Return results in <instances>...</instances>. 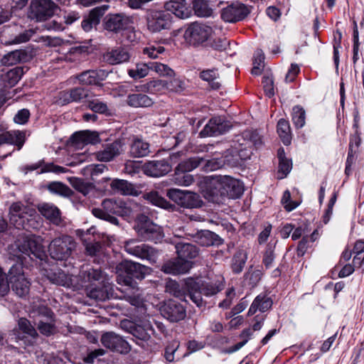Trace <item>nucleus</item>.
Returning a JSON list of instances; mask_svg holds the SVG:
<instances>
[{"label": "nucleus", "mask_w": 364, "mask_h": 364, "mask_svg": "<svg viewBox=\"0 0 364 364\" xmlns=\"http://www.w3.org/2000/svg\"><path fill=\"white\" fill-rule=\"evenodd\" d=\"M16 252L14 256L18 260L9 271V284L11 289L19 296H24L29 292L30 282L25 277L23 270V260L26 257L33 259V257L43 259L46 256L45 250L40 237L33 235L23 236L18 238L14 244Z\"/></svg>", "instance_id": "obj_1"}, {"label": "nucleus", "mask_w": 364, "mask_h": 364, "mask_svg": "<svg viewBox=\"0 0 364 364\" xmlns=\"http://www.w3.org/2000/svg\"><path fill=\"white\" fill-rule=\"evenodd\" d=\"M145 272L144 265L132 261L122 262L116 267L117 282L125 287L124 289H120L124 294L123 297L132 306H139L142 303V299L134 278L143 279Z\"/></svg>", "instance_id": "obj_2"}, {"label": "nucleus", "mask_w": 364, "mask_h": 364, "mask_svg": "<svg viewBox=\"0 0 364 364\" xmlns=\"http://www.w3.org/2000/svg\"><path fill=\"white\" fill-rule=\"evenodd\" d=\"M184 282L188 297L198 307L206 305L203 296H213L224 289V284L220 279L202 280L188 277Z\"/></svg>", "instance_id": "obj_3"}, {"label": "nucleus", "mask_w": 364, "mask_h": 364, "mask_svg": "<svg viewBox=\"0 0 364 364\" xmlns=\"http://www.w3.org/2000/svg\"><path fill=\"white\" fill-rule=\"evenodd\" d=\"M252 151L246 148L240 149L236 146L231 150H227L224 156L215 157L211 159H207L204 157V162L202 164L204 171H213L221 168L225 164L230 165L237 161V157L242 160L250 158Z\"/></svg>", "instance_id": "obj_4"}, {"label": "nucleus", "mask_w": 364, "mask_h": 364, "mask_svg": "<svg viewBox=\"0 0 364 364\" xmlns=\"http://www.w3.org/2000/svg\"><path fill=\"white\" fill-rule=\"evenodd\" d=\"M36 213L35 209L25 205L20 202L14 203L9 208V222L17 229L29 230L35 221L32 217Z\"/></svg>", "instance_id": "obj_5"}, {"label": "nucleus", "mask_w": 364, "mask_h": 364, "mask_svg": "<svg viewBox=\"0 0 364 364\" xmlns=\"http://www.w3.org/2000/svg\"><path fill=\"white\" fill-rule=\"evenodd\" d=\"M134 230L141 241L160 242L164 234L162 228L153 223L146 215L141 214L137 217Z\"/></svg>", "instance_id": "obj_6"}, {"label": "nucleus", "mask_w": 364, "mask_h": 364, "mask_svg": "<svg viewBox=\"0 0 364 364\" xmlns=\"http://www.w3.org/2000/svg\"><path fill=\"white\" fill-rule=\"evenodd\" d=\"M124 248L129 255L146 260L150 264H155L157 262L159 250L136 239L126 240L124 242Z\"/></svg>", "instance_id": "obj_7"}, {"label": "nucleus", "mask_w": 364, "mask_h": 364, "mask_svg": "<svg viewBox=\"0 0 364 364\" xmlns=\"http://www.w3.org/2000/svg\"><path fill=\"white\" fill-rule=\"evenodd\" d=\"M76 247L75 240L68 235H62L53 239L49 246L50 257L56 260H66Z\"/></svg>", "instance_id": "obj_8"}, {"label": "nucleus", "mask_w": 364, "mask_h": 364, "mask_svg": "<svg viewBox=\"0 0 364 364\" xmlns=\"http://www.w3.org/2000/svg\"><path fill=\"white\" fill-rule=\"evenodd\" d=\"M173 22L172 14L165 10H150L146 16V26L151 33L170 30Z\"/></svg>", "instance_id": "obj_9"}, {"label": "nucleus", "mask_w": 364, "mask_h": 364, "mask_svg": "<svg viewBox=\"0 0 364 364\" xmlns=\"http://www.w3.org/2000/svg\"><path fill=\"white\" fill-rule=\"evenodd\" d=\"M120 203L112 199H105L101 208H93L92 213L95 217L119 225V220L114 215H122L124 210Z\"/></svg>", "instance_id": "obj_10"}, {"label": "nucleus", "mask_w": 364, "mask_h": 364, "mask_svg": "<svg viewBox=\"0 0 364 364\" xmlns=\"http://www.w3.org/2000/svg\"><path fill=\"white\" fill-rule=\"evenodd\" d=\"M58 9L52 0H31L28 16L36 21H43L51 18Z\"/></svg>", "instance_id": "obj_11"}, {"label": "nucleus", "mask_w": 364, "mask_h": 364, "mask_svg": "<svg viewBox=\"0 0 364 364\" xmlns=\"http://www.w3.org/2000/svg\"><path fill=\"white\" fill-rule=\"evenodd\" d=\"M212 33L210 26L195 22L186 29L183 37L188 44L196 46L205 42Z\"/></svg>", "instance_id": "obj_12"}, {"label": "nucleus", "mask_w": 364, "mask_h": 364, "mask_svg": "<svg viewBox=\"0 0 364 364\" xmlns=\"http://www.w3.org/2000/svg\"><path fill=\"white\" fill-rule=\"evenodd\" d=\"M166 196L178 205L186 208L201 207L203 201L198 194L177 188L168 190Z\"/></svg>", "instance_id": "obj_13"}, {"label": "nucleus", "mask_w": 364, "mask_h": 364, "mask_svg": "<svg viewBox=\"0 0 364 364\" xmlns=\"http://www.w3.org/2000/svg\"><path fill=\"white\" fill-rule=\"evenodd\" d=\"M120 326L125 331L131 333L136 338V343L142 348H145L144 343L151 338L154 331L149 323L136 324L129 320L122 321Z\"/></svg>", "instance_id": "obj_14"}, {"label": "nucleus", "mask_w": 364, "mask_h": 364, "mask_svg": "<svg viewBox=\"0 0 364 364\" xmlns=\"http://www.w3.org/2000/svg\"><path fill=\"white\" fill-rule=\"evenodd\" d=\"M18 326V328L13 331L16 341H22L25 346L33 345L38 334L30 321L25 318H21Z\"/></svg>", "instance_id": "obj_15"}, {"label": "nucleus", "mask_w": 364, "mask_h": 364, "mask_svg": "<svg viewBox=\"0 0 364 364\" xmlns=\"http://www.w3.org/2000/svg\"><path fill=\"white\" fill-rule=\"evenodd\" d=\"M101 343L107 348L121 354H127L131 350L129 343L114 332L104 333L101 336Z\"/></svg>", "instance_id": "obj_16"}, {"label": "nucleus", "mask_w": 364, "mask_h": 364, "mask_svg": "<svg viewBox=\"0 0 364 364\" xmlns=\"http://www.w3.org/2000/svg\"><path fill=\"white\" fill-rule=\"evenodd\" d=\"M161 315L171 322H178L186 316L185 307L178 301L169 299L160 308Z\"/></svg>", "instance_id": "obj_17"}, {"label": "nucleus", "mask_w": 364, "mask_h": 364, "mask_svg": "<svg viewBox=\"0 0 364 364\" xmlns=\"http://www.w3.org/2000/svg\"><path fill=\"white\" fill-rule=\"evenodd\" d=\"M232 125L228 120L220 117L211 118L200 132L202 136H218L227 133Z\"/></svg>", "instance_id": "obj_18"}, {"label": "nucleus", "mask_w": 364, "mask_h": 364, "mask_svg": "<svg viewBox=\"0 0 364 364\" xmlns=\"http://www.w3.org/2000/svg\"><path fill=\"white\" fill-rule=\"evenodd\" d=\"M33 57V50L28 48L17 49L4 55L0 60V63L4 66H12L18 63L29 62Z\"/></svg>", "instance_id": "obj_19"}, {"label": "nucleus", "mask_w": 364, "mask_h": 364, "mask_svg": "<svg viewBox=\"0 0 364 364\" xmlns=\"http://www.w3.org/2000/svg\"><path fill=\"white\" fill-rule=\"evenodd\" d=\"M249 13L246 6L236 3L224 8L221 12V18L226 22L235 23L243 20Z\"/></svg>", "instance_id": "obj_20"}, {"label": "nucleus", "mask_w": 364, "mask_h": 364, "mask_svg": "<svg viewBox=\"0 0 364 364\" xmlns=\"http://www.w3.org/2000/svg\"><path fill=\"white\" fill-rule=\"evenodd\" d=\"M130 23V18L122 14H108L104 19V28L108 31L119 33L126 29Z\"/></svg>", "instance_id": "obj_21"}, {"label": "nucleus", "mask_w": 364, "mask_h": 364, "mask_svg": "<svg viewBox=\"0 0 364 364\" xmlns=\"http://www.w3.org/2000/svg\"><path fill=\"white\" fill-rule=\"evenodd\" d=\"M205 197L209 201L215 203H223L225 196L223 190L221 176L213 178L209 183L205 192Z\"/></svg>", "instance_id": "obj_22"}, {"label": "nucleus", "mask_w": 364, "mask_h": 364, "mask_svg": "<svg viewBox=\"0 0 364 364\" xmlns=\"http://www.w3.org/2000/svg\"><path fill=\"white\" fill-rule=\"evenodd\" d=\"M186 235L190 236L196 242L201 246H218L223 242L222 238L215 232L210 230H200L197 231L195 233H186Z\"/></svg>", "instance_id": "obj_23"}, {"label": "nucleus", "mask_w": 364, "mask_h": 364, "mask_svg": "<svg viewBox=\"0 0 364 364\" xmlns=\"http://www.w3.org/2000/svg\"><path fill=\"white\" fill-rule=\"evenodd\" d=\"M105 275L100 269H94L92 267H83L80 272L81 286L85 289L92 287L95 282L99 283L104 282Z\"/></svg>", "instance_id": "obj_24"}, {"label": "nucleus", "mask_w": 364, "mask_h": 364, "mask_svg": "<svg viewBox=\"0 0 364 364\" xmlns=\"http://www.w3.org/2000/svg\"><path fill=\"white\" fill-rule=\"evenodd\" d=\"M191 267L192 263L189 260L183 259L178 256L177 258L165 262L161 270L166 274H180L188 272Z\"/></svg>", "instance_id": "obj_25"}, {"label": "nucleus", "mask_w": 364, "mask_h": 364, "mask_svg": "<svg viewBox=\"0 0 364 364\" xmlns=\"http://www.w3.org/2000/svg\"><path fill=\"white\" fill-rule=\"evenodd\" d=\"M143 168L146 175L151 177H160L171 171V166L164 159L154 160L146 162Z\"/></svg>", "instance_id": "obj_26"}, {"label": "nucleus", "mask_w": 364, "mask_h": 364, "mask_svg": "<svg viewBox=\"0 0 364 364\" xmlns=\"http://www.w3.org/2000/svg\"><path fill=\"white\" fill-rule=\"evenodd\" d=\"M26 131L10 130L0 134V146L4 144H12L20 150L26 139Z\"/></svg>", "instance_id": "obj_27"}, {"label": "nucleus", "mask_w": 364, "mask_h": 364, "mask_svg": "<svg viewBox=\"0 0 364 364\" xmlns=\"http://www.w3.org/2000/svg\"><path fill=\"white\" fill-rule=\"evenodd\" d=\"M223 190L225 198H237L243 193V188L238 180L229 176H221Z\"/></svg>", "instance_id": "obj_28"}, {"label": "nucleus", "mask_w": 364, "mask_h": 364, "mask_svg": "<svg viewBox=\"0 0 364 364\" xmlns=\"http://www.w3.org/2000/svg\"><path fill=\"white\" fill-rule=\"evenodd\" d=\"M89 91L81 87H74L59 93V102L62 105L69 104L73 102H80L87 97Z\"/></svg>", "instance_id": "obj_29"}, {"label": "nucleus", "mask_w": 364, "mask_h": 364, "mask_svg": "<svg viewBox=\"0 0 364 364\" xmlns=\"http://www.w3.org/2000/svg\"><path fill=\"white\" fill-rule=\"evenodd\" d=\"M123 151V144L116 140L107 144L101 151L96 153V158L100 161H110Z\"/></svg>", "instance_id": "obj_30"}, {"label": "nucleus", "mask_w": 364, "mask_h": 364, "mask_svg": "<svg viewBox=\"0 0 364 364\" xmlns=\"http://www.w3.org/2000/svg\"><path fill=\"white\" fill-rule=\"evenodd\" d=\"M130 57L131 55L127 48L117 47L104 53L103 60L109 64L117 65L128 62Z\"/></svg>", "instance_id": "obj_31"}, {"label": "nucleus", "mask_w": 364, "mask_h": 364, "mask_svg": "<svg viewBox=\"0 0 364 364\" xmlns=\"http://www.w3.org/2000/svg\"><path fill=\"white\" fill-rule=\"evenodd\" d=\"M108 74L105 70H89L80 73L77 79L84 85H100L107 77Z\"/></svg>", "instance_id": "obj_32"}, {"label": "nucleus", "mask_w": 364, "mask_h": 364, "mask_svg": "<svg viewBox=\"0 0 364 364\" xmlns=\"http://www.w3.org/2000/svg\"><path fill=\"white\" fill-rule=\"evenodd\" d=\"M107 8L108 6H103L93 9L82 21V28L85 32H89L94 27H96L100 23V18L104 15Z\"/></svg>", "instance_id": "obj_33"}, {"label": "nucleus", "mask_w": 364, "mask_h": 364, "mask_svg": "<svg viewBox=\"0 0 364 364\" xmlns=\"http://www.w3.org/2000/svg\"><path fill=\"white\" fill-rule=\"evenodd\" d=\"M164 8L165 11L180 18H187L190 16L191 11L186 0H169L165 3Z\"/></svg>", "instance_id": "obj_34"}, {"label": "nucleus", "mask_w": 364, "mask_h": 364, "mask_svg": "<svg viewBox=\"0 0 364 364\" xmlns=\"http://www.w3.org/2000/svg\"><path fill=\"white\" fill-rule=\"evenodd\" d=\"M111 188L121 195L137 196L141 193L133 183L123 179H114L110 183Z\"/></svg>", "instance_id": "obj_35"}, {"label": "nucleus", "mask_w": 364, "mask_h": 364, "mask_svg": "<svg viewBox=\"0 0 364 364\" xmlns=\"http://www.w3.org/2000/svg\"><path fill=\"white\" fill-rule=\"evenodd\" d=\"M23 75V69L21 67H15L0 75V86L6 90L14 87Z\"/></svg>", "instance_id": "obj_36"}, {"label": "nucleus", "mask_w": 364, "mask_h": 364, "mask_svg": "<svg viewBox=\"0 0 364 364\" xmlns=\"http://www.w3.org/2000/svg\"><path fill=\"white\" fill-rule=\"evenodd\" d=\"M71 139L75 146H80L85 144H95L100 142V137L97 132L89 130L80 131L74 133Z\"/></svg>", "instance_id": "obj_37"}, {"label": "nucleus", "mask_w": 364, "mask_h": 364, "mask_svg": "<svg viewBox=\"0 0 364 364\" xmlns=\"http://www.w3.org/2000/svg\"><path fill=\"white\" fill-rule=\"evenodd\" d=\"M87 296L96 301H103L112 296V288L109 284H102L99 287H90L85 289Z\"/></svg>", "instance_id": "obj_38"}, {"label": "nucleus", "mask_w": 364, "mask_h": 364, "mask_svg": "<svg viewBox=\"0 0 364 364\" xmlns=\"http://www.w3.org/2000/svg\"><path fill=\"white\" fill-rule=\"evenodd\" d=\"M154 103V100L144 93L129 94L126 100V104L134 108L150 107Z\"/></svg>", "instance_id": "obj_39"}, {"label": "nucleus", "mask_w": 364, "mask_h": 364, "mask_svg": "<svg viewBox=\"0 0 364 364\" xmlns=\"http://www.w3.org/2000/svg\"><path fill=\"white\" fill-rule=\"evenodd\" d=\"M38 210L42 215L52 223L55 225H59L60 223V211L55 205L48 203L39 204Z\"/></svg>", "instance_id": "obj_40"}, {"label": "nucleus", "mask_w": 364, "mask_h": 364, "mask_svg": "<svg viewBox=\"0 0 364 364\" xmlns=\"http://www.w3.org/2000/svg\"><path fill=\"white\" fill-rule=\"evenodd\" d=\"M31 316L35 319L36 323L40 319L53 321L55 318L53 311L43 304L33 305L31 311Z\"/></svg>", "instance_id": "obj_41"}, {"label": "nucleus", "mask_w": 364, "mask_h": 364, "mask_svg": "<svg viewBox=\"0 0 364 364\" xmlns=\"http://www.w3.org/2000/svg\"><path fill=\"white\" fill-rule=\"evenodd\" d=\"M129 152L133 157L140 158L146 156L150 153V145L143 139L136 138L130 145Z\"/></svg>", "instance_id": "obj_42"}, {"label": "nucleus", "mask_w": 364, "mask_h": 364, "mask_svg": "<svg viewBox=\"0 0 364 364\" xmlns=\"http://www.w3.org/2000/svg\"><path fill=\"white\" fill-rule=\"evenodd\" d=\"M272 301L265 295H258L252 303L249 310L248 315L252 316L255 314L257 310L261 312H264L271 308Z\"/></svg>", "instance_id": "obj_43"}, {"label": "nucleus", "mask_w": 364, "mask_h": 364, "mask_svg": "<svg viewBox=\"0 0 364 364\" xmlns=\"http://www.w3.org/2000/svg\"><path fill=\"white\" fill-rule=\"evenodd\" d=\"M178 256L181 259L188 260L196 258L198 255V248L188 242H178L176 245Z\"/></svg>", "instance_id": "obj_44"}, {"label": "nucleus", "mask_w": 364, "mask_h": 364, "mask_svg": "<svg viewBox=\"0 0 364 364\" xmlns=\"http://www.w3.org/2000/svg\"><path fill=\"white\" fill-rule=\"evenodd\" d=\"M143 198L154 205L166 210H173L176 208L175 205L170 203L164 198L161 197L156 191L146 193L143 195Z\"/></svg>", "instance_id": "obj_45"}, {"label": "nucleus", "mask_w": 364, "mask_h": 364, "mask_svg": "<svg viewBox=\"0 0 364 364\" xmlns=\"http://www.w3.org/2000/svg\"><path fill=\"white\" fill-rule=\"evenodd\" d=\"M247 252L242 249L238 250L232 257L231 268L234 273H240L247 262Z\"/></svg>", "instance_id": "obj_46"}, {"label": "nucleus", "mask_w": 364, "mask_h": 364, "mask_svg": "<svg viewBox=\"0 0 364 364\" xmlns=\"http://www.w3.org/2000/svg\"><path fill=\"white\" fill-rule=\"evenodd\" d=\"M166 291L181 300H185L186 295H188L184 281L183 287H181L176 281L169 280L166 284Z\"/></svg>", "instance_id": "obj_47"}, {"label": "nucleus", "mask_w": 364, "mask_h": 364, "mask_svg": "<svg viewBox=\"0 0 364 364\" xmlns=\"http://www.w3.org/2000/svg\"><path fill=\"white\" fill-rule=\"evenodd\" d=\"M204 162V157L194 156L181 162L176 167L177 171L190 172Z\"/></svg>", "instance_id": "obj_48"}, {"label": "nucleus", "mask_w": 364, "mask_h": 364, "mask_svg": "<svg viewBox=\"0 0 364 364\" xmlns=\"http://www.w3.org/2000/svg\"><path fill=\"white\" fill-rule=\"evenodd\" d=\"M48 279L53 283L60 286H69L70 283V277L61 269L51 270L48 272Z\"/></svg>", "instance_id": "obj_49"}, {"label": "nucleus", "mask_w": 364, "mask_h": 364, "mask_svg": "<svg viewBox=\"0 0 364 364\" xmlns=\"http://www.w3.org/2000/svg\"><path fill=\"white\" fill-rule=\"evenodd\" d=\"M277 132L284 145H289L291 143V129L288 121L281 119L277 123Z\"/></svg>", "instance_id": "obj_50"}, {"label": "nucleus", "mask_w": 364, "mask_h": 364, "mask_svg": "<svg viewBox=\"0 0 364 364\" xmlns=\"http://www.w3.org/2000/svg\"><path fill=\"white\" fill-rule=\"evenodd\" d=\"M193 8L195 14L200 17H209L213 9L209 6V0H193Z\"/></svg>", "instance_id": "obj_51"}, {"label": "nucleus", "mask_w": 364, "mask_h": 364, "mask_svg": "<svg viewBox=\"0 0 364 364\" xmlns=\"http://www.w3.org/2000/svg\"><path fill=\"white\" fill-rule=\"evenodd\" d=\"M292 122L296 128L300 129L305 125L306 112L300 105H296L292 109Z\"/></svg>", "instance_id": "obj_52"}, {"label": "nucleus", "mask_w": 364, "mask_h": 364, "mask_svg": "<svg viewBox=\"0 0 364 364\" xmlns=\"http://www.w3.org/2000/svg\"><path fill=\"white\" fill-rule=\"evenodd\" d=\"M200 77L205 81L209 82L211 88L213 90H217L220 87V84L217 80L218 78V73L216 70H203L200 73Z\"/></svg>", "instance_id": "obj_53"}, {"label": "nucleus", "mask_w": 364, "mask_h": 364, "mask_svg": "<svg viewBox=\"0 0 364 364\" xmlns=\"http://www.w3.org/2000/svg\"><path fill=\"white\" fill-rule=\"evenodd\" d=\"M151 70L149 63H138L135 68L128 70L127 73L129 77L134 80H139L146 77Z\"/></svg>", "instance_id": "obj_54"}, {"label": "nucleus", "mask_w": 364, "mask_h": 364, "mask_svg": "<svg viewBox=\"0 0 364 364\" xmlns=\"http://www.w3.org/2000/svg\"><path fill=\"white\" fill-rule=\"evenodd\" d=\"M149 67L151 70L163 77H171L175 75V72L169 66L159 62H150Z\"/></svg>", "instance_id": "obj_55"}, {"label": "nucleus", "mask_w": 364, "mask_h": 364, "mask_svg": "<svg viewBox=\"0 0 364 364\" xmlns=\"http://www.w3.org/2000/svg\"><path fill=\"white\" fill-rule=\"evenodd\" d=\"M264 54L262 50L257 49L254 55L253 68L252 69V74L259 75L262 73L264 66Z\"/></svg>", "instance_id": "obj_56"}, {"label": "nucleus", "mask_w": 364, "mask_h": 364, "mask_svg": "<svg viewBox=\"0 0 364 364\" xmlns=\"http://www.w3.org/2000/svg\"><path fill=\"white\" fill-rule=\"evenodd\" d=\"M35 33L34 30L28 29L5 42L6 46L17 45L28 42Z\"/></svg>", "instance_id": "obj_57"}, {"label": "nucleus", "mask_w": 364, "mask_h": 364, "mask_svg": "<svg viewBox=\"0 0 364 364\" xmlns=\"http://www.w3.org/2000/svg\"><path fill=\"white\" fill-rule=\"evenodd\" d=\"M36 325L40 333L46 336H50L55 333V318L53 321L40 319Z\"/></svg>", "instance_id": "obj_58"}, {"label": "nucleus", "mask_w": 364, "mask_h": 364, "mask_svg": "<svg viewBox=\"0 0 364 364\" xmlns=\"http://www.w3.org/2000/svg\"><path fill=\"white\" fill-rule=\"evenodd\" d=\"M48 190L53 193L58 194L63 196H69L71 193L70 188L65 184L54 181L48 185Z\"/></svg>", "instance_id": "obj_59"}, {"label": "nucleus", "mask_w": 364, "mask_h": 364, "mask_svg": "<svg viewBox=\"0 0 364 364\" xmlns=\"http://www.w3.org/2000/svg\"><path fill=\"white\" fill-rule=\"evenodd\" d=\"M73 187L77 191L82 193L84 196H87L93 189L91 183L85 182L82 179L78 178H73L70 180Z\"/></svg>", "instance_id": "obj_60"}, {"label": "nucleus", "mask_w": 364, "mask_h": 364, "mask_svg": "<svg viewBox=\"0 0 364 364\" xmlns=\"http://www.w3.org/2000/svg\"><path fill=\"white\" fill-rule=\"evenodd\" d=\"M146 87L151 92H162L167 90L166 80L156 79L146 83Z\"/></svg>", "instance_id": "obj_61"}, {"label": "nucleus", "mask_w": 364, "mask_h": 364, "mask_svg": "<svg viewBox=\"0 0 364 364\" xmlns=\"http://www.w3.org/2000/svg\"><path fill=\"white\" fill-rule=\"evenodd\" d=\"M194 179L192 175L188 172H181L176 170L174 181L179 186H188L193 182Z\"/></svg>", "instance_id": "obj_62"}, {"label": "nucleus", "mask_w": 364, "mask_h": 364, "mask_svg": "<svg viewBox=\"0 0 364 364\" xmlns=\"http://www.w3.org/2000/svg\"><path fill=\"white\" fill-rule=\"evenodd\" d=\"M167 90L180 92L184 90L186 85L184 81L179 78H173L170 80H166Z\"/></svg>", "instance_id": "obj_63"}, {"label": "nucleus", "mask_w": 364, "mask_h": 364, "mask_svg": "<svg viewBox=\"0 0 364 364\" xmlns=\"http://www.w3.org/2000/svg\"><path fill=\"white\" fill-rule=\"evenodd\" d=\"M88 107L95 112L100 114H105L107 112L108 107L106 103L99 100L98 99H94L88 101Z\"/></svg>", "instance_id": "obj_64"}]
</instances>
